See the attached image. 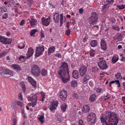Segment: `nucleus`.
<instances>
[{"instance_id":"1","label":"nucleus","mask_w":125,"mask_h":125,"mask_svg":"<svg viewBox=\"0 0 125 125\" xmlns=\"http://www.w3.org/2000/svg\"><path fill=\"white\" fill-rule=\"evenodd\" d=\"M100 120L103 125H117L119 118L115 113L107 111L101 115Z\"/></svg>"},{"instance_id":"2","label":"nucleus","mask_w":125,"mask_h":125,"mask_svg":"<svg viewBox=\"0 0 125 125\" xmlns=\"http://www.w3.org/2000/svg\"><path fill=\"white\" fill-rule=\"evenodd\" d=\"M57 73H59L60 75V73L62 74L67 73V76L69 77V71L68 65L67 62H62L59 68V69L57 71Z\"/></svg>"},{"instance_id":"3","label":"nucleus","mask_w":125,"mask_h":125,"mask_svg":"<svg viewBox=\"0 0 125 125\" xmlns=\"http://www.w3.org/2000/svg\"><path fill=\"white\" fill-rule=\"evenodd\" d=\"M87 121L90 125H94L96 121V116L95 114L92 113L87 116Z\"/></svg>"},{"instance_id":"4","label":"nucleus","mask_w":125,"mask_h":125,"mask_svg":"<svg viewBox=\"0 0 125 125\" xmlns=\"http://www.w3.org/2000/svg\"><path fill=\"white\" fill-rule=\"evenodd\" d=\"M0 73L3 77H9L13 75V72L9 69L4 68L0 70Z\"/></svg>"},{"instance_id":"5","label":"nucleus","mask_w":125,"mask_h":125,"mask_svg":"<svg viewBox=\"0 0 125 125\" xmlns=\"http://www.w3.org/2000/svg\"><path fill=\"white\" fill-rule=\"evenodd\" d=\"M98 16L95 12L92 13L91 16L89 18V23L90 24L94 25L97 22Z\"/></svg>"},{"instance_id":"6","label":"nucleus","mask_w":125,"mask_h":125,"mask_svg":"<svg viewBox=\"0 0 125 125\" xmlns=\"http://www.w3.org/2000/svg\"><path fill=\"white\" fill-rule=\"evenodd\" d=\"M37 96L36 94L33 93L30 96L28 97V99L29 101L32 103V107H34L36 105L37 102Z\"/></svg>"},{"instance_id":"7","label":"nucleus","mask_w":125,"mask_h":125,"mask_svg":"<svg viewBox=\"0 0 125 125\" xmlns=\"http://www.w3.org/2000/svg\"><path fill=\"white\" fill-rule=\"evenodd\" d=\"M99 59L100 60L98 61L97 64L100 68L102 70L106 69L108 67V66L105 61L101 59V58H99Z\"/></svg>"},{"instance_id":"8","label":"nucleus","mask_w":125,"mask_h":125,"mask_svg":"<svg viewBox=\"0 0 125 125\" xmlns=\"http://www.w3.org/2000/svg\"><path fill=\"white\" fill-rule=\"evenodd\" d=\"M39 47H36V53L35 55L36 57H38L42 54L44 50V47L42 45H39Z\"/></svg>"},{"instance_id":"9","label":"nucleus","mask_w":125,"mask_h":125,"mask_svg":"<svg viewBox=\"0 0 125 125\" xmlns=\"http://www.w3.org/2000/svg\"><path fill=\"white\" fill-rule=\"evenodd\" d=\"M62 73H60V75L59 74V73H57V75L59 77H60L61 79L64 83L67 82L69 80V78H68L66 77L67 73H64V74H62Z\"/></svg>"},{"instance_id":"10","label":"nucleus","mask_w":125,"mask_h":125,"mask_svg":"<svg viewBox=\"0 0 125 125\" xmlns=\"http://www.w3.org/2000/svg\"><path fill=\"white\" fill-rule=\"evenodd\" d=\"M59 95L60 97L62 100H65L66 99L67 96V93L66 91L63 90L61 91L59 93Z\"/></svg>"},{"instance_id":"11","label":"nucleus","mask_w":125,"mask_h":125,"mask_svg":"<svg viewBox=\"0 0 125 125\" xmlns=\"http://www.w3.org/2000/svg\"><path fill=\"white\" fill-rule=\"evenodd\" d=\"M79 72L82 76H83L86 73L87 71V67L86 66L82 65L79 68Z\"/></svg>"},{"instance_id":"12","label":"nucleus","mask_w":125,"mask_h":125,"mask_svg":"<svg viewBox=\"0 0 125 125\" xmlns=\"http://www.w3.org/2000/svg\"><path fill=\"white\" fill-rule=\"evenodd\" d=\"M58 102L57 101H53L51 105L50 109L51 111L56 109V107L58 106Z\"/></svg>"},{"instance_id":"13","label":"nucleus","mask_w":125,"mask_h":125,"mask_svg":"<svg viewBox=\"0 0 125 125\" xmlns=\"http://www.w3.org/2000/svg\"><path fill=\"white\" fill-rule=\"evenodd\" d=\"M50 18H47L45 19L44 17H42L41 19L42 21L43 24L46 26L48 25L50 23Z\"/></svg>"},{"instance_id":"14","label":"nucleus","mask_w":125,"mask_h":125,"mask_svg":"<svg viewBox=\"0 0 125 125\" xmlns=\"http://www.w3.org/2000/svg\"><path fill=\"white\" fill-rule=\"evenodd\" d=\"M27 78L28 81L34 87H35L36 85V81L31 77L28 76Z\"/></svg>"},{"instance_id":"15","label":"nucleus","mask_w":125,"mask_h":125,"mask_svg":"<svg viewBox=\"0 0 125 125\" xmlns=\"http://www.w3.org/2000/svg\"><path fill=\"white\" fill-rule=\"evenodd\" d=\"M33 49L31 47L29 48L26 54L27 58L28 59L30 58L33 55Z\"/></svg>"},{"instance_id":"16","label":"nucleus","mask_w":125,"mask_h":125,"mask_svg":"<svg viewBox=\"0 0 125 125\" xmlns=\"http://www.w3.org/2000/svg\"><path fill=\"white\" fill-rule=\"evenodd\" d=\"M29 22L32 27H34L37 24V21L36 20L34 19H31L29 21Z\"/></svg>"},{"instance_id":"17","label":"nucleus","mask_w":125,"mask_h":125,"mask_svg":"<svg viewBox=\"0 0 125 125\" xmlns=\"http://www.w3.org/2000/svg\"><path fill=\"white\" fill-rule=\"evenodd\" d=\"M101 46L102 49L104 51L106 50L107 48L106 42L104 40H101Z\"/></svg>"},{"instance_id":"18","label":"nucleus","mask_w":125,"mask_h":125,"mask_svg":"<svg viewBox=\"0 0 125 125\" xmlns=\"http://www.w3.org/2000/svg\"><path fill=\"white\" fill-rule=\"evenodd\" d=\"M59 13H56L53 15V19L55 23L58 22L59 20Z\"/></svg>"},{"instance_id":"19","label":"nucleus","mask_w":125,"mask_h":125,"mask_svg":"<svg viewBox=\"0 0 125 125\" xmlns=\"http://www.w3.org/2000/svg\"><path fill=\"white\" fill-rule=\"evenodd\" d=\"M60 25L62 26V24L63 23L65 22L66 20V19L65 17H63V15L62 14H61L60 15Z\"/></svg>"},{"instance_id":"20","label":"nucleus","mask_w":125,"mask_h":125,"mask_svg":"<svg viewBox=\"0 0 125 125\" xmlns=\"http://www.w3.org/2000/svg\"><path fill=\"white\" fill-rule=\"evenodd\" d=\"M89 108L88 106L87 105H84L83 107L82 111L83 112L86 113L88 112L89 110Z\"/></svg>"},{"instance_id":"21","label":"nucleus","mask_w":125,"mask_h":125,"mask_svg":"<svg viewBox=\"0 0 125 125\" xmlns=\"http://www.w3.org/2000/svg\"><path fill=\"white\" fill-rule=\"evenodd\" d=\"M60 106L61 110L62 111L65 112L66 111V108L67 107V105L66 104L64 103L62 104Z\"/></svg>"},{"instance_id":"22","label":"nucleus","mask_w":125,"mask_h":125,"mask_svg":"<svg viewBox=\"0 0 125 125\" xmlns=\"http://www.w3.org/2000/svg\"><path fill=\"white\" fill-rule=\"evenodd\" d=\"M12 67L14 69L18 71H20L21 70V68L19 65L16 64H13L11 65Z\"/></svg>"},{"instance_id":"23","label":"nucleus","mask_w":125,"mask_h":125,"mask_svg":"<svg viewBox=\"0 0 125 125\" xmlns=\"http://www.w3.org/2000/svg\"><path fill=\"white\" fill-rule=\"evenodd\" d=\"M31 70H32V72L34 73L33 72L34 70H36L37 71H40V70L39 67L37 65H33L32 67Z\"/></svg>"},{"instance_id":"24","label":"nucleus","mask_w":125,"mask_h":125,"mask_svg":"<svg viewBox=\"0 0 125 125\" xmlns=\"http://www.w3.org/2000/svg\"><path fill=\"white\" fill-rule=\"evenodd\" d=\"M78 71L76 70H75L73 72V77L74 78L77 79L78 77Z\"/></svg>"},{"instance_id":"25","label":"nucleus","mask_w":125,"mask_h":125,"mask_svg":"<svg viewBox=\"0 0 125 125\" xmlns=\"http://www.w3.org/2000/svg\"><path fill=\"white\" fill-rule=\"evenodd\" d=\"M90 44L92 47H94L97 45V42L96 40H93L91 41Z\"/></svg>"},{"instance_id":"26","label":"nucleus","mask_w":125,"mask_h":125,"mask_svg":"<svg viewBox=\"0 0 125 125\" xmlns=\"http://www.w3.org/2000/svg\"><path fill=\"white\" fill-rule=\"evenodd\" d=\"M96 96L95 94H92L90 96L89 100L90 102H92L96 100Z\"/></svg>"},{"instance_id":"27","label":"nucleus","mask_w":125,"mask_h":125,"mask_svg":"<svg viewBox=\"0 0 125 125\" xmlns=\"http://www.w3.org/2000/svg\"><path fill=\"white\" fill-rule=\"evenodd\" d=\"M38 119L41 124H43L44 122V117L43 115H40Z\"/></svg>"},{"instance_id":"28","label":"nucleus","mask_w":125,"mask_h":125,"mask_svg":"<svg viewBox=\"0 0 125 125\" xmlns=\"http://www.w3.org/2000/svg\"><path fill=\"white\" fill-rule=\"evenodd\" d=\"M12 40L10 38H5L3 44H10Z\"/></svg>"},{"instance_id":"29","label":"nucleus","mask_w":125,"mask_h":125,"mask_svg":"<svg viewBox=\"0 0 125 125\" xmlns=\"http://www.w3.org/2000/svg\"><path fill=\"white\" fill-rule=\"evenodd\" d=\"M6 8L4 6H2L0 8V16L2 15V14L4 12H6Z\"/></svg>"},{"instance_id":"30","label":"nucleus","mask_w":125,"mask_h":125,"mask_svg":"<svg viewBox=\"0 0 125 125\" xmlns=\"http://www.w3.org/2000/svg\"><path fill=\"white\" fill-rule=\"evenodd\" d=\"M118 56L117 55H114L112 58V61L113 63H115L118 60Z\"/></svg>"},{"instance_id":"31","label":"nucleus","mask_w":125,"mask_h":125,"mask_svg":"<svg viewBox=\"0 0 125 125\" xmlns=\"http://www.w3.org/2000/svg\"><path fill=\"white\" fill-rule=\"evenodd\" d=\"M111 83L113 84L114 83L116 85L117 87H119L120 86V82L119 80H118L112 81L111 82Z\"/></svg>"},{"instance_id":"32","label":"nucleus","mask_w":125,"mask_h":125,"mask_svg":"<svg viewBox=\"0 0 125 125\" xmlns=\"http://www.w3.org/2000/svg\"><path fill=\"white\" fill-rule=\"evenodd\" d=\"M33 73L32 72V70H31V72L32 74L34 76H37L39 75L40 71H37L36 70H34Z\"/></svg>"},{"instance_id":"33","label":"nucleus","mask_w":125,"mask_h":125,"mask_svg":"<svg viewBox=\"0 0 125 125\" xmlns=\"http://www.w3.org/2000/svg\"><path fill=\"white\" fill-rule=\"evenodd\" d=\"M55 48L54 46H52L48 49V53L49 54L53 52L55 49Z\"/></svg>"},{"instance_id":"34","label":"nucleus","mask_w":125,"mask_h":125,"mask_svg":"<svg viewBox=\"0 0 125 125\" xmlns=\"http://www.w3.org/2000/svg\"><path fill=\"white\" fill-rule=\"evenodd\" d=\"M96 92L97 93H103L105 92V90H103L102 89L100 88H97Z\"/></svg>"},{"instance_id":"35","label":"nucleus","mask_w":125,"mask_h":125,"mask_svg":"<svg viewBox=\"0 0 125 125\" xmlns=\"http://www.w3.org/2000/svg\"><path fill=\"white\" fill-rule=\"evenodd\" d=\"M110 6V5L106 3L102 7V9L103 10L107 9Z\"/></svg>"},{"instance_id":"36","label":"nucleus","mask_w":125,"mask_h":125,"mask_svg":"<svg viewBox=\"0 0 125 125\" xmlns=\"http://www.w3.org/2000/svg\"><path fill=\"white\" fill-rule=\"evenodd\" d=\"M72 86L73 87H74L77 86V81H75L73 80L71 82Z\"/></svg>"},{"instance_id":"37","label":"nucleus","mask_w":125,"mask_h":125,"mask_svg":"<svg viewBox=\"0 0 125 125\" xmlns=\"http://www.w3.org/2000/svg\"><path fill=\"white\" fill-rule=\"evenodd\" d=\"M47 73V70L44 69H42L41 71V74L43 76L46 75Z\"/></svg>"},{"instance_id":"38","label":"nucleus","mask_w":125,"mask_h":125,"mask_svg":"<svg viewBox=\"0 0 125 125\" xmlns=\"http://www.w3.org/2000/svg\"><path fill=\"white\" fill-rule=\"evenodd\" d=\"M18 47L20 49H22L24 47V44L22 42H21L19 45H18Z\"/></svg>"},{"instance_id":"39","label":"nucleus","mask_w":125,"mask_h":125,"mask_svg":"<svg viewBox=\"0 0 125 125\" xmlns=\"http://www.w3.org/2000/svg\"><path fill=\"white\" fill-rule=\"evenodd\" d=\"M40 93L41 97L42 98V101H43L44 100V99L45 98L46 95H45V94L42 92H41Z\"/></svg>"},{"instance_id":"40","label":"nucleus","mask_w":125,"mask_h":125,"mask_svg":"<svg viewBox=\"0 0 125 125\" xmlns=\"http://www.w3.org/2000/svg\"><path fill=\"white\" fill-rule=\"evenodd\" d=\"M37 30L35 29H34L31 31L30 33L31 36H32L35 33L37 32Z\"/></svg>"},{"instance_id":"41","label":"nucleus","mask_w":125,"mask_h":125,"mask_svg":"<svg viewBox=\"0 0 125 125\" xmlns=\"http://www.w3.org/2000/svg\"><path fill=\"white\" fill-rule=\"evenodd\" d=\"M92 70L93 72L95 73L98 72V70L97 67H95L92 68Z\"/></svg>"},{"instance_id":"42","label":"nucleus","mask_w":125,"mask_h":125,"mask_svg":"<svg viewBox=\"0 0 125 125\" xmlns=\"http://www.w3.org/2000/svg\"><path fill=\"white\" fill-rule=\"evenodd\" d=\"M90 78V77L89 76L87 75L86 74L83 77V80L84 81H86L87 80L89 79Z\"/></svg>"},{"instance_id":"43","label":"nucleus","mask_w":125,"mask_h":125,"mask_svg":"<svg viewBox=\"0 0 125 125\" xmlns=\"http://www.w3.org/2000/svg\"><path fill=\"white\" fill-rule=\"evenodd\" d=\"M95 51L93 50H91L90 52V55L91 56H93L95 54Z\"/></svg>"},{"instance_id":"44","label":"nucleus","mask_w":125,"mask_h":125,"mask_svg":"<svg viewBox=\"0 0 125 125\" xmlns=\"http://www.w3.org/2000/svg\"><path fill=\"white\" fill-rule=\"evenodd\" d=\"M5 39V37L2 36H0V42H2V44H3Z\"/></svg>"},{"instance_id":"45","label":"nucleus","mask_w":125,"mask_h":125,"mask_svg":"<svg viewBox=\"0 0 125 125\" xmlns=\"http://www.w3.org/2000/svg\"><path fill=\"white\" fill-rule=\"evenodd\" d=\"M8 16V14L7 13H4L2 16V18L3 19H6Z\"/></svg>"},{"instance_id":"46","label":"nucleus","mask_w":125,"mask_h":125,"mask_svg":"<svg viewBox=\"0 0 125 125\" xmlns=\"http://www.w3.org/2000/svg\"><path fill=\"white\" fill-rule=\"evenodd\" d=\"M106 2L108 3V4L110 5V4H112L114 2V0H106Z\"/></svg>"},{"instance_id":"47","label":"nucleus","mask_w":125,"mask_h":125,"mask_svg":"<svg viewBox=\"0 0 125 125\" xmlns=\"http://www.w3.org/2000/svg\"><path fill=\"white\" fill-rule=\"evenodd\" d=\"M115 78L117 79H118L120 78L121 76V74L120 73H117L115 75Z\"/></svg>"},{"instance_id":"48","label":"nucleus","mask_w":125,"mask_h":125,"mask_svg":"<svg viewBox=\"0 0 125 125\" xmlns=\"http://www.w3.org/2000/svg\"><path fill=\"white\" fill-rule=\"evenodd\" d=\"M70 30L69 29H68L66 31L65 33L66 35L68 36L70 34Z\"/></svg>"},{"instance_id":"49","label":"nucleus","mask_w":125,"mask_h":125,"mask_svg":"<svg viewBox=\"0 0 125 125\" xmlns=\"http://www.w3.org/2000/svg\"><path fill=\"white\" fill-rule=\"evenodd\" d=\"M116 7L120 10H122L123 9L122 4L117 5L116 6Z\"/></svg>"},{"instance_id":"50","label":"nucleus","mask_w":125,"mask_h":125,"mask_svg":"<svg viewBox=\"0 0 125 125\" xmlns=\"http://www.w3.org/2000/svg\"><path fill=\"white\" fill-rule=\"evenodd\" d=\"M21 113L22 115L25 118H26L27 117L26 114H25L24 111L23 110H22L21 111Z\"/></svg>"},{"instance_id":"51","label":"nucleus","mask_w":125,"mask_h":125,"mask_svg":"<svg viewBox=\"0 0 125 125\" xmlns=\"http://www.w3.org/2000/svg\"><path fill=\"white\" fill-rule=\"evenodd\" d=\"M79 125H84L83 120H82L80 119L78 121Z\"/></svg>"},{"instance_id":"52","label":"nucleus","mask_w":125,"mask_h":125,"mask_svg":"<svg viewBox=\"0 0 125 125\" xmlns=\"http://www.w3.org/2000/svg\"><path fill=\"white\" fill-rule=\"evenodd\" d=\"M18 105L21 107L22 106V104L21 102L19 101H18L17 102Z\"/></svg>"},{"instance_id":"53","label":"nucleus","mask_w":125,"mask_h":125,"mask_svg":"<svg viewBox=\"0 0 125 125\" xmlns=\"http://www.w3.org/2000/svg\"><path fill=\"white\" fill-rule=\"evenodd\" d=\"M73 97L74 98H77L78 97V96L77 93H74L73 94Z\"/></svg>"},{"instance_id":"54","label":"nucleus","mask_w":125,"mask_h":125,"mask_svg":"<svg viewBox=\"0 0 125 125\" xmlns=\"http://www.w3.org/2000/svg\"><path fill=\"white\" fill-rule=\"evenodd\" d=\"M55 56L60 58H61V54L59 53H56Z\"/></svg>"},{"instance_id":"55","label":"nucleus","mask_w":125,"mask_h":125,"mask_svg":"<svg viewBox=\"0 0 125 125\" xmlns=\"http://www.w3.org/2000/svg\"><path fill=\"white\" fill-rule=\"evenodd\" d=\"M25 21L24 20H23L21 21L20 24L21 25H23L25 23Z\"/></svg>"},{"instance_id":"56","label":"nucleus","mask_w":125,"mask_h":125,"mask_svg":"<svg viewBox=\"0 0 125 125\" xmlns=\"http://www.w3.org/2000/svg\"><path fill=\"white\" fill-rule=\"evenodd\" d=\"M15 104L14 102H12L11 104V107L13 108H14L15 107Z\"/></svg>"},{"instance_id":"57","label":"nucleus","mask_w":125,"mask_h":125,"mask_svg":"<svg viewBox=\"0 0 125 125\" xmlns=\"http://www.w3.org/2000/svg\"><path fill=\"white\" fill-rule=\"evenodd\" d=\"M6 53L5 52H3L0 53V58L2 57L5 55Z\"/></svg>"},{"instance_id":"58","label":"nucleus","mask_w":125,"mask_h":125,"mask_svg":"<svg viewBox=\"0 0 125 125\" xmlns=\"http://www.w3.org/2000/svg\"><path fill=\"white\" fill-rule=\"evenodd\" d=\"M113 29L116 30L118 31H119L120 30L119 28L118 27H113Z\"/></svg>"},{"instance_id":"59","label":"nucleus","mask_w":125,"mask_h":125,"mask_svg":"<svg viewBox=\"0 0 125 125\" xmlns=\"http://www.w3.org/2000/svg\"><path fill=\"white\" fill-rule=\"evenodd\" d=\"M19 99L21 100H22L23 99L21 93L19 95Z\"/></svg>"},{"instance_id":"60","label":"nucleus","mask_w":125,"mask_h":125,"mask_svg":"<svg viewBox=\"0 0 125 125\" xmlns=\"http://www.w3.org/2000/svg\"><path fill=\"white\" fill-rule=\"evenodd\" d=\"M7 1L8 2L10 5H11L13 3V0H8Z\"/></svg>"},{"instance_id":"61","label":"nucleus","mask_w":125,"mask_h":125,"mask_svg":"<svg viewBox=\"0 0 125 125\" xmlns=\"http://www.w3.org/2000/svg\"><path fill=\"white\" fill-rule=\"evenodd\" d=\"M44 35L43 32L41 31V38H43L44 37Z\"/></svg>"},{"instance_id":"62","label":"nucleus","mask_w":125,"mask_h":125,"mask_svg":"<svg viewBox=\"0 0 125 125\" xmlns=\"http://www.w3.org/2000/svg\"><path fill=\"white\" fill-rule=\"evenodd\" d=\"M25 57V56L23 55L20 56L19 58V60H21L22 59H24Z\"/></svg>"},{"instance_id":"63","label":"nucleus","mask_w":125,"mask_h":125,"mask_svg":"<svg viewBox=\"0 0 125 125\" xmlns=\"http://www.w3.org/2000/svg\"><path fill=\"white\" fill-rule=\"evenodd\" d=\"M103 93L104 94V97H107L109 96H108V93H106V92H105L104 93Z\"/></svg>"},{"instance_id":"64","label":"nucleus","mask_w":125,"mask_h":125,"mask_svg":"<svg viewBox=\"0 0 125 125\" xmlns=\"http://www.w3.org/2000/svg\"><path fill=\"white\" fill-rule=\"evenodd\" d=\"M65 2L63 0L62 1L61 3V5L62 6H64L65 5Z\"/></svg>"}]
</instances>
